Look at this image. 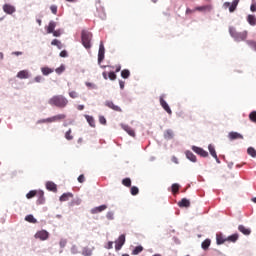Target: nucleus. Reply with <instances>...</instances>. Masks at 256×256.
Instances as JSON below:
<instances>
[{"label": "nucleus", "instance_id": "1", "mask_svg": "<svg viewBox=\"0 0 256 256\" xmlns=\"http://www.w3.org/2000/svg\"><path fill=\"white\" fill-rule=\"evenodd\" d=\"M48 104L57 109H65L69 105V100L63 95H54L48 100Z\"/></svg>", "mask_w": 256, "mask_h": 256}, {"label": "nucleus", "instance_id": "2", "mask_svg": "<svg viewBox=\"0 0 256 256\" xmlns=\"http://www.w3.org/2000/svg\"><path fill=\"white\" fill-rule=\"evenodd\" d=\"M229 34L231 35V37H233V39L235 41H237L239 43L241 41H246L247 40L249 32H247V30H244L242 32H237L235 27H230L229 28Z\"/></svg>", "mask_w": 256, "mask_h": 256}, {"label": "nucleus", "instance_id": "3", "mask_svg": "<svg viewBox=\"0 0 256 256\" xmlns=\"http://www.w3.org/2000/svg\"><path fill=\"white\" fill-rule=\"evenodd\" d=\"M91 39H93V34L89 31L82 30L81 32V41L85 49H91Z\"/></svg>", "mask_w": 256, "mask_h": 256}, {"label": "nucleus", "instance_id": "4", "mask_svg": "<svg viewBox=\"0 0 256 256\" xmlns=\"http://www.w3.org/2000/svg\"><path fill=\"white\" fill-rule=\"evenodd\" d=\"M65 119H67V115L57 114L55 116L40 120V123H59L60 121H65Z\"/></svg>", "mask_w": 256, "mask_h": 256}, {"label": "nucleus", "instance_id": "5", "mask_svg": "<svg viewBox=\"0 0 256 256\" xmlns=\"http://www.w3.org/2000/svg\"><path fill=\"white\" fill-rule=\"evenodd\" d=\"M240 0H233L232 4L230 2H225L223 4L224 9H229L230 13L235 12V9H237V5H239Z\"/></svg>", "mask_w": 256, "mask_h": 256}, {"label": "nucleus", "instance_id": "6", "mask_svg": "<svg viewBox=\"0 0 256 256\" xmlns=\"http://www.w3.org/2000/svg\"><path fill=\"white\" fill-rule=\"evenodd\" d=\"M160 105L168 113V115H173V111L171 110V107H169V104H167V101L163 98V96H160Z\"/></svg>", "mask_w": 256, "mask_h": 256}, {"label": "nucleus", "instance_id": "7", "mask_svg": "<svg viewBox=\"0 0 256 256\" xmlns=\"http://www.w3.org/2000/svg\"><path fill=\"white\" fill-rule=\"evenodd\" d=\"M115 249L116 251H121L123 245H125V234L119 236V238L115 241Z\"/></svg>", "mask_w": 256, "mask_h": 256}, {"label": "nucleus", "instance_id": "8", "mask_svg": "<svg viewBox=\"0 0 256 256\" xmlns=\"http://www.w3.org/2000/svg\"><path fill=\"white\" fill-rule=\"evenodd\" d=\"M192 151H194V153L197 155H200V157H209V152L205 151L201 147L192 146Z\"/></svg>", "mask_w": 256, "mask_h": 256}, {"label": "nucleus", "instance_id": "9", "mask_svg": "<svg viewBox=\"0 0 256 256\" xmlns=\"http://www.w3.org/2000/svg\"><path fill=\"white\" fill-rule=\"evenodd\" d=\"M36 239H40L41 241H47L49 239V232L46 230L38 231L35 234Z\"/></svg>", "mask_w": 256, "mask_h": 256}, {"label": "nucleus", "instance_id": "10", "mask_svg": "<svg viewBox=\"0 0 256 256\" xmlns=\"http://www.w3.org/2000/svg\"><path fill=\"white\" fill-rule=\"evenodd\" d=\"M105 59V46L103 42L100 43L99 51H98V63L101 65V62Z\"/></svg>", "mask_w": 256, "mask_h": 256}, {"label": "nucleus", "instance_id": "11", "mask_svg": "<svg viewBox=\"0 0 256 256\" xmlns=\"http://www.w3.org/2000/svg\"><path fill=\"white\" fill-rule=\"evenodd\" d=\"M105 106L108 107L109 109H112L113 111H117L118 113H121V111H123V110L121 109V107L115 105V103H113V101L107 100V101L105 102Z\"/></svg>", "mask_w": 256, "mask_h": 256}, {"label": "nucleus", "instance_id": "12", "mask_svg": "<svg viewBox=\"0 0 256 256\" xmlns=\"http://www.w3.org/2000/svg\"><path fill=\"white\" fill-rule=\"evenodd\" d=\"M43 196V191L39 190H32L29 193L26 194V197L28 199H33V197H42Z\"/></svg>", "mask_w": 256, "mask_h": 256}, {"label": "nucleus", "instance_id": "13", "mask_svg": "<svg viewBox=\"0 0 256 256\" xmlns=\"http://www.w3.org/2000/svg\"><path fill=\"white\" fill-rule=\"evenodd\" d=\"M4 13H7V15H13L15 13V8L11 4H5L3 6Z\"/></svg>", "mask_w": 256, "mask_h": 256}, {"label": "nucleus", "instance_id": "14", "mask_svg": "<svg viewBox=\"0 0 256 256\" xmlns=\"http://www.w3.org/2000/svg\"><path fill=\"white\" fill-rule=\"evenodd\" d=\"M228 138L230 141H235V139H243V135L239 134V132H230Z\"/></svg>", "mask_w": 256, "mask_h": 256}, {"label": "nucleus", "instance_id": "15", "mask_svg": "<svg viewBox=\"0 0 256 256\" xmlns=\"http://www.w3.org/2000/svg\"><path fill=\"white\" fill-rule=\"evenodd\" d=\"M208 151H209L210 155H212L218 163H221V161H219V157H217V152L215 151V146L210 144L208 146Z\"/></svg>", "mask_w": 256, "mask_h": 256}, {"label": "nucleus", "instance_id": "16", "mask_svg": "<svg viewBox=\"0 0 256 256\" xmlns=\"http://www.w3.org/2000/svg\"><path fill=\"white\" fill-rule=\"evenodd\" d=\"M185 155H186L187 159H189V161H192V163H197V156H195V154H193V152L187 150L185 152Z\"/></svg>", "mask_w": 256, "mask_h": 256}, {"label": "nucleus", "instance_id": "17", "mask_svg": "<svg viewBox=\"0 0 256 256\" xmlns=\"http://www.w3.org/2000/svg\"><path fill=\"white\" fill-rule=\"evenodd\" d=\"M107 209V205H101L98 207H95L91 210L92 215H96V213H101Z\"/></svg>", "mask_w": 256, "mask_h": 256}, {"label": "nucleus", "instance_id": "18", "mask_svg": "<svg viewBox=\"0 0 256 256\" xmlns=\"http://www.w3.org/2000/svg\"><path fill=\"white\" fill-rule=\"evenodd\" d=\"M46 189H48V191H53L54 193H57V184L54 182H47Z\"/></svg>", "mask_w": 256, "mask_h": 256}, {"label": "nucleus", "instance_id": "19", "mask_svg": "<svg viewBox=\"0 0 256 256\" xmlns=\"http://www.w3.org/2000/svg\"><path fill=\"white\" fill-rule=\"evenodd\" d=\"M18 79H29V71L27 70H21L17 73Z\"/></svg>", "mask_w": 256, "mask_h": 256}, {"label": "nucleus", "instance_id": "20", "mask_svg": "<svg viewBox=\"0 0 256 256\" xmlns=\"http://www.w3.org/2000/svg\"><path fill=\"white\" fill-rule=\"evenodd\" d=\"M213 9V6L211 5H205V6H198L195 8V11H200L202 13H205V11H211Z\"/></svg>", "mask_w": 256, "mask_h": 256}, {"label": "nucleus", "instance_id": "21", "mask_svg": "<svg viewBox=\"0 0 256 256\" xmlns=\"http://www.w3.org/2000/svg\"><path fill=\"white\" fill-rule=\"evenodd\" d=\"M238 231H240V233H243V235H251V229L245 227L244 225H239Z\"/></svg>", "mask_w": 256, "mask_h": 256}, {"label": "nucleus", "instance_id": "22", "mask_svg": "<svg viewBox=\"0 0 256 256\" xmlns=\"http://www.w3.org/2000/svg\"><path fill=\"white\" fill-rule=\"evenodd\" d=\"M178 207H191V202L187 198H183L180 202H178Z\"/></svg>", "mask_w": 256, "mask_h": 256}, {"label": "nucleus", "instance_id": "23", "mask_svg": "<svg viewBox=\"0 0 256 256\" xmlns=\"http://www.w3.org/2000/svg\"><path fill=\"white\" fill-rule=\"evenodd\" d=\"M247 22L249 23V25H251L252 27H255L256 25V16L255 15H252V14H249L247 16Z\"/></svg>", "mask_w": 256, "mask_h": 256}, {"label": "nucleus", "instance_id": "24", "mask_svg": "<svg viewBox=\"0 0 256 256\" xmlns=\"http://www.w3.org/2000/svg\"><path fill=\"white\" fill-rule=\"evenodd\" d=\"M122 127H123L124 131H126V133H128V135H130V137H135V130H133L128 125H122Z\"/></svg>", "mask_w": 256, "mask_h": 256}, {"label": "nucleus", "instance_id": "25", "mask_svg": "<svg viewBox=\"0 0 256 256\" xmlns=\"http://www.w3.org/2000/svg\"><path fill=\"white\" fill-rule=\"evenodd\" d=\"M217 245H223L227 241V238L223 237V234L216 235Z\"/></svg>", "mask_w": 256, "mask_h": 256}, {"label": "nucleus", "instance_id": "26", "mask_svg": "<svg viewBox=\"0 0 256 256\" xmlns=\"http://www.w3.org/2000/svg\"><path fill=\"white\" fill-rule=\"evenodd\" d=\"M56 27H57V23H55V21H50L47 27V33H53Z\"/></svg>", "mask_w": 256, "mask_h": 256}, {"label": "nucleus", "instance_id": "27", "mask_svg": "<svg viewBox=\"0 0 256 256\" xmlns=\"http://www.w3.org/2000/svg\"><path fill=\"white\" fill-rule=\"evenodd\" d=\"M239 239V234H232L231 236H228L226 238V241L229 243H236V241Z\"/></svg>", "mask_w": 256, "mask_h": 256}, {"label": "nucleus", "instance_id": "28", "mask_svg": "<svg viewBox=\"0 0 256 256\" xmlns=\"http://www.w3.org/2000/svg\"><path fill=\"white\" fill-rule=\"evenodd\" d=\"M201 247L204 251H207V249H209V247H211V240L210 239H206L202 242Z\"/></svg>", "mask_w": 256, "mask_h": 256}, {"label": "nucleus", "instance_id": "29", "mask_svg": "<svg viewBox=\"0 0 256 256\" xmlns=\"http://www.w3.org/2000/svg\"><path fill=\"white\" fill-rule=\"evenodd\" d=\"M85 119L90 127H95V118H93V116L85 115Z\"/></svg>", "mask_w": 256, "mask_h": 256}, {"label": "nucleus", "instance_id": "30", "mask_svg": "<svg viewBox=\"0 0 256 256\" xmlns=\"http://www.w3.org/2000/svg\"><path fill=\"white\" fill-rule=\"evenodd\" d=\"M41 71H42L43 75H51V73H53V71H55V70L53 68H49V67H42Z\"/></svg>", "mask_w": 256, "mask_h": 256}, {"label": "nucleus", "instance_id": "31", "mask_svg": "<svg viewBox=\"0 0 256 256\" xmlns=\"http://www.w3.org/2000/svg\"><path fill=\"white\" fill-rule=\"evenodd\" d=\"M73 198V194L72 193H64L61 197H60V201H69V199Z\"/></svg>", "mask_w": 256, "mask_h": 256}, {"label": "nucleus", "instance_id": "32", "mask_svg": "<svg viewBox=\"0 0 256 256\" xmlns=\"http://www.w3.org/2000/svg\"><path fill=\"white\" fill-rule=\"evenodd\" d=\"M246 44L248 45V47L250 49H253L254 51H256V41L255 40H247Z\"/></svg>", "mask_w": 256, "mask_h": 256}, {"label": "nucleus", "instance_id": "33", "mask_svg": "<svg viewBox=\"0 0 256 256\" xmlns=\"http://www.w3.org/2000/svg\"><path fill=\"white\" fill-rule=\"evenodd\" d=\"M131 76V72L127 69H124L121 71V77L123 79H129V77Z\"/></svg>", "mask_w": 256, "mask_h": 256}, {"label": "nucleus", "instance_id": "34", "mask_svg": "<svg viewBox=\"0 0 256 256\" xmlns=\"http://www.w3.org/2000/svg\"><path fill=\"white\" fill-rule=\"evenodd\" d=\"M174 135L173 130H166L164 133L165 139H173Z\"/></svg>", "mask_w": 256, "mask_h": 256}, {"label": "nucleus", "instance_id": "35", "mask_svg": "<svg viewBox=\"0 0 256 256\" xmlns=\"http://www.w3.org/2000/svg\"><path fill=\"white\" fill-rule=\"evenodd\" d=\"M25 221L28 223H37V219L32 214H29L25 217Z\"/></svg>", "mask_w": 256, "mask_h": 256}, {"label": "nucleus", "instance_id": "36", "mask_svg": "<svg viewBox=\"0 0 256 256\" xmlns=\"http://www.w3.org/2000/svg\"><path fill=\"white\" fill-rule=\"evenodd\" d=\"M51 45L58 47V49H63V44L58 39L52 40Z\"/></svg>", "mask_w": 256, "mask_h": 256}, {"label": "nucleus", "instance_id": "37", "mask_svg": "<svg viewBox=\"0 0 256 256\" xmlns=\"http://www.w3.org/2000/svg\"><path fill=\"white\" fill-rule=\"evenodd\" d=\"M180 187L181 186L177 183L172 184V193H173V195H177V193H179Z\"/></svg>", "mask_w": 256, "mask_h": 256}, {"label": "nucleus", "instance_id": "38", "mask_svg": "<svg viewBox=\"0 0 256 256\" xmlns=\"http://www.w3.org/2000/svg\"><path fill=\"white\" fill-rule=\"evenodd\" d=\"M37 197H38L37 204L43 205V203H45V193L42 191V196H37Z\"/></svg>", "mask_w": 256, "mask_h": 256}, {"label": "nucleus", "instance_id": "39", "mask_svg": "<svg viewBox=\"0 0 256 256\" xmlns=\"http://www.w3.org/2000/svg\"><path fill=\"white\" fill-rule=\"evenodd\" d=\"M247 153H248V155H250V157H254V158L256 157V150L253 147H249L247 149Z\"/></svg>", "mask_w": 256, "mask_h": 256}, {"label": "nucleus", "instance_id": "40", "mask_svg": "<svg viewBox=\"0 0 256 256\" xmlns=\"http://www.w3.org/2000/svg\"><path fill=\"white\" fill-rule=\"evenodd\" d=\"M143 252V246H137L135 249L132 251V255H139V253Z\"/></svg>", "mask_w": 256, "mask_h": 256}, {"label": "nucleus", "instance_id": "41", "mask_svg": "<svg viewBox=\"0 0 256 256\" xmlns=\"http://www.w3.org/2000/svg\"><path fill=\"white\" fill-rule=\"evenodd\" d=\"M122 185H124V187H131V178H124L122 180Z\"/></svg>", "mask_w": 256, "mask_h": 256}, {"label": "nucleus", "instance_id": "42", "mask_svg": "<svg viewBox=\"0 0 256 256\" xmlns=\"http://www.w3.org/2000/svg\"><path fill=\"white\" fill-rule=\"evenodd\" d=\"M72 131L71 129H69L66 133H65V139H67V141H73V135H71Z\"/></svg>", "mask_w": 256, "mask_h": 256}, {"label": "nucleus", "instance_id": "43", "mask_svg": "<svg viewBox=\"0 0 256 256\" xmlns=\"http://www.w3.org/2000/svg\"><path fill=\"white\" fill-rule=\"evenodd\" d=\"M249 119L250 121H252L253 123H256V111H253L249 114Z\"/></svg>", "mask_w": 256, "mask_h": 256}, {"label": "nucleus", "instance_id": "44", "mask_svg": "<svg viewBox=\"0 0 256 256\" xmlns=\"http://www.w3.org/2000/svg\"><path fill=\"white\" fill-rule=\"evenodd\" d=\"M131 195H139V188L137 186H133L130 190Z\"/></svg>", "mask_w": 256, "mask_h": 256}, {"label": "nucleus", "instance_id": "45", "mask_svg": "<svg viewBox=\"0 0 256 256\" xmlns=\"http://www.w3.org/2000/svg\"><path fill=\"white\" fill-rule=\"evenodd\" d=\"M63 71H65L64 65H61L60 67L55 69V72L57 73V75H61V73H63Z\"/></svg>", "mask_w": 256, "mask_h": 256}, {"label": "nucleus", "instance_id": "46", "mask_svg": "<svg viewBox=\"0 0 256 256\" xmlns=\"http://www.w3.org/2000/svg\"><path fill=\"white\" fill-rule=\"evenodd\" d=\"M108 77L110 81H115V79H117V74H115V72H109Z\"/></svg>", "mask_w": 256, "mask_h": 256}, {"label": "nucleus", "instance_id": "47", "mask_svg": "<svg viewBox=\"0 0 256 256\" xmlns=\"http://www.w3.org/2000/svg\"><path fill=\"white\" fill-rule=\"evenodd\" d=\"M69 97H71V99H77V97H79V94L76 91H71L69 92Z\"/></svg>", "mask_w": 256, "mask_h": 256}, {"label": "nucleus", "instance_id": "48", "mask_svg": "<svg viewBox=\"0 0 256 256\" xmlns=\"http://www.w3.org/2000/svg\"><path fill=\"white\" fill-rule=\"evenodd\" d=\"M99 123H101V125H107V119H105L104 116H100Z\"/></svg>", "mask_w": 256, "mask_h": 256}, {"label": "nucleus", "instance_id": "49", "mask_svg": "<svg viewBox=\"0 0 256 256\" xmlns=\"http://www.w3.org/2000/svg\"><path fill=\"white\" fill-rule=\"evenodd\" d=\"M50 11H52L53 15H57V5L50 6Z\"/></svg>", "mask_w": 256, "mask_h": 256}, {"label": "nucleus", "instance_id": "50", "mask_svg": "<svg viewBox=\"0 0 256 256\" xmlns=\"http://www.w3.org/2000/svg\"><path fill=\"white\" fill-rule=\"evenodd\" d=\"M52 33L54 37H61V30H54Z\"/></svg>", "mask_w": 256, "mask_h": 256}, {"label": "nucleus", "instance_id": "51", "mask_svg": "<svg viewBox=\"0 0 256 256\" xmlns=\"http://www.w3.org/2000/svg\"><path fill=\"white\" fill-rule=\"evenodd\" d=\"M34 81H35V83H41V81H43V77L42 76H36L34 78Z\"/></svg>", "mask_w": 256, "mask_h": 256}, {"label": "nucleus", "instance_id": "52", "mask_svg": "<svg viewBox=\"0 0 256 256\" xmlns=\"http://www.w3.org/2000/svg\"><path fill=\"white\" fill-rule=\"evenodd\" d=\"M78 181L80 183H85V175L81 174L79 177H78Z\"/></svg>", "mask_w": 256, "mask_h": 256}, {"label": "nucleus", "instance_id": "53", "mask_svg": "<svg viewBox=\"0 0 256 256\" xmlns=\"http://www.w3.org/2000/svg\"><path fill=\"white\" fill-rule=\"evenodd\" d=\"M113 215H114L113 212H108L106 217L107 219H109V221H113Z\"/></svg>", "mask_w": 256, "mask_h": 256}, {"label": "nucleus", "instance_id": "54", "mask_svg": "<svg viewBox=\"0 0 256 256\" xmlns=\"http://www.w3.org/2000/svg\"><path fill=\"white\" fill-rule=\"evenodd\" d=\"M119 85H120V89H125V81L120 80Z\"/></svg>", "mask_w": 256, "mask_h": 256}, {"label": "nucleus", "instance_id": "55", "mask_svg": "<svg viewBox=\"0 0 256 256\" xmlns=\"http://www.w3.org/2000/svg\"><path fill=\"white\" fill-rule=\"evenodd\" d=\"M250 10L252 11V13H255L256 12V4H251Z\"/></svg>", "mask_w": 256, "mask_h": 256}, {"label": "nucleus", "instance_id": "56", "mask_svg": "<svg viewBox=\"0 0 256 256\" xmlns=\"http://www.w3.org/2000/svg\"><path fill=\"white\" fill-rule=\"evenodd\" d=\"M67 56H68V54L65 50L60 52V57H67Z\"/></svg>", "mask_w": 256, "mask_h": 256}, {"label": "nucleus", "instance_id": "57", "mask_svg": "<svg viewBox=\"0 0 256 256\" xmlns=\"http://www.w3.org/2000/svg\"><path fill=\"white\" fill-rule=\"evenodd\" d=\"M195 11H197V10H191L190 8H188L187 10H186V14L187 15H189V13H195Z\"/></svg>", "mask_w": 256, "mask_h": 256}, {"label": "nucleus", "instance_id": "58", "mask_svg": "<svg viewBox=\"0 0 256 256\" xmlns=\"http://www.w3.org/2000/svg\"><path fill=\"white\" fill-rule=\"evenodd\" d=\"M77 109L78 111H83V109H85V105H78Z\"/></svg>", "mask_w": 256, "mask_h": 256}, {"label": "nucleus", "instance_id": "59", "mask_svg": "<svg viewBox=\"0 0 256 256\" xmlns=\"http://www.w3.org/2000/svg\"><path fill=\"white\" fill-rule=\"evenodd\" d=\"M113 248V242H108L107 249H112Z\"/></svg>", "mask_w": 256, "mask_h": 256}, {"label": "nucleus", "instance_id": "60", "mask_svg": "<svg viewBox=\"0 0 256 256\" xmlns=\"http://www.w3.org/2000/svg\"><path fill=\"white\" fill-rule=\"evenodd\" d=\"M102 77H103V79H105V80L109 79V77H107V72H103V73H102Z\"/></svg>", "mask_w": 256, "mask_h": 256}, {"label": "nucleus", "instance_id": "61", "mask_svg": "<svg viewBox=\"0 0 256 256\" xmlns=\"http://www.w3.org/2000/svg\"><path fill=\"white\" fill-rule=\"evenodd\" d=\"M12 55H17V56H19V55H23V52H19V51H17V52H13V53H12Z\"/></svg>", "mask_w": 256, "mask_h": 256}, {"label": "nucleus", "instance_id": "62", "mask_svg": "<svg viewBox=\"0 0 256 256\" xmlns=\"http://www.w3.org/2000/svg\"><path fill=\"white\" fill-rule=\"evenodd\" d=\"M121 71V65L116 66V73H119Z\"/></svg>", "mask_w": 256, "mask_h": 256}, {"label": "nucleus", "instance_id": "63", "mask_svg": "<svg viewBox=\"0 0 256 256\" xmlns=\"http://www.w3.org/2000/svg\"><path fill=\"white\" fill-rule=\"evenodd\" d=\"M86 86H87V87H95L93 84H91V83H89V82L86 83Z\"/></svg>", "mask_w": 256, "mask_h": 256}, {"label": "nucleus", "instance_id": "64", "mask_svg": "<svg viewBox=\"0 0 256 256\" xmlns=\"http://www.w3.org/2000/svg\"><path fill=\"white\" fill-rule=\"evenodd\" d=\"M37 23H38V25L41 26V19H38V20H37Z\"/></svg>", "mask_w": 256, "mask_h": 256}]
</instances>
